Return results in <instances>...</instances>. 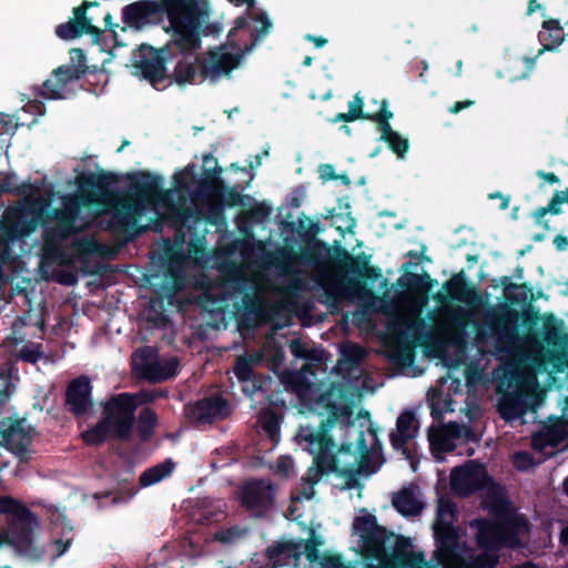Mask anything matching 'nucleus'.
I'll list each match as a JSON object with an SVG mask.
<instances>
[{"label": "nucleus", "instance_id": "obj_1", "mask_svg": "<svg viewBox=\"0 0 568 568\" xmlns=\"http://www.w3.org/2000/svg\"><path fill=\"white\" fill-rule=\"evenodd\" d=\"M443 288L454 300L466 302L471 306H486L483 324L476 329V337L479 342L495 341L498 352H509L518 339L519 313L503 304L498 307L487 306L483 296L471 287L463 272L455 274L446 281Z\"/></svg>", "mask_w": 568, "mask_h": 568}, {"label": "nucleus", "instance_id": "obj_2", "mask_svg": "<svg viewBox=\"0 0 568 568\" xmlns=\"http://www.w3.org/2000/svg\"><path fill=\"white\" fill-rule=\"evenodd\" d=\"M491 513L494 519L481 518L475 521L478 547L494 551L518 547L520 534L529 527L526 517L517 514L507 501L495 506Z\"/></svg>", "mask_w": 568, "mask_h": 568}, {"label": "nucleus", "instance_id": "obj_3", "mask_svg": "<svg viewBox=\"0 0 568 568\" xmlns=\"http://www.w3.org/2000/svg\"><path fill=\"white\" fill-rule=\"evenodd\" d=\"M156 2L169 20L174 43L184 51L199 50L202 44V21L196 3L193 0H159Z\"/></svg>", "mask_w": 568, "mask_h": 568}, {"label": "nucleus", "instance_id": "obj_4", "mask_svg": "<svg viewBox=\"0 0 568 568\" xmlns=\"http://www.w3.org/2000/svg\"><path fill=\"white\" fill-rule=\"evenodd\" d=\"M83 195L69 194L62 199V206L53 209L48 215L54 220L52 227L44 229L43 244L49 252L58 251L63 242L82 230V225H78L80 211L83 206H88L83 201Z\"/></svg>", "mask_w": 568, "mask_h": 568}, {"label": "nucleus", "instance_id": "obj_5", "mask_svg": "<svg viewBox=\"0 0 568 568\" xmlns=\"http://www.w3.org/2000/svg\"><path fill=\"white\" fill-rule=\"evenodd\" d=\"M197 50L184 51L174 43L173 33L165 47L155 50L149 45H141L134 61V67L140 71L154 89L163 90L168 87L164 82L169 78L168 63L171 62L175 52L180 54H194Z\"/></svg>", "mask_w": 568, "mask_h": 568}, {"label": "nucleus", "instance_id": "obj_6", "mask_svg": "<svg viewBox=\"0 0 568 568\" xmlns=\"http://www.w3.org/2000/svg\"><path fill=\"white\" fill-rule=\"evenodd\" d=\"M139 406L132 393H120L111 396L103 404L102 418L113 428L112 438L128 442L135 423V410Z\"/></svg>", "mask_w": 568, "mask_h": 568}, {"label": "nucleus", "instance_id": "obj_7", "mask_svg": "<svg viewBox=\"0 0 568 568\" xmlns=\"http://www.w3.org/2000/svg\"><path fill=\"white\" fill-rule=\"evenodd\" d=\"M322 423L321 430H308L303 435L304 440L316 449L314 467L310 469V481L317 484L324 475L337 474L342 468L338 466L337 455L334 453L335 443Z\"/></svg>", "mask_w": 568, "mask_h": 568}, {"label": "nucleus", "instance_id": "obj_8", "mask_svg": "<svg viewBox=\"0 0 568 568\" xmlns=\"http://www.w3.org/2000/svg\"><path fill=\"white\" fill-rule=\"evenodd\" d=\"M194 169V164L184 168L176 181L180 187L185 189L196 197H213L221 193V190L224 189L221 166L204 168L201 179H197Z\"/></svg>", "mask_w": 568, "mask_h": 568}, {"label": "nucleus", "instance_id": "obj_9", "mask_svg": "<svg viewBox=\"0 0 568 568\" xmlns=\"http://www.w3.org/2000/svg\"><path fill=\"white\" fill-rule=\"evenodd\" d=\"M276 486L268 479H251L240 489L241 505L256 516H264L275 504Z\"/></svg>", "mask_w": 568, "mask_h": 568}, {"label": "nucleus", "instance_id": "obj_10", "mask_svg": "<svg viewBox=\"0 0 568 568\" xmlns=\"http://www.w3.org/2000/svg\"><path fill=\"white\" fill-rule=\"evenodd\" d=\"M507 384L514 390L503 393L499 398L498 412L505 420H515L528 409L526 395L523 393L526 381L523 374L511 371L507 375Z\"/></svg>", "mask_w": 568, "mask_h": 568}, {"label": "nucleus", "instance_id": "obj_11", "mask_svg": "<svg viewBox=\"0 0 568 568\" xmlns=\"http://www.w3.org/2000/svg\"><path fill=\"white\" fill-rule=\"evenodd\" d=\"M85 74L81 64H63L54 69L51 78L36 88V95L47 100L64 99V90L71 81L80 80Z\"/></svg>", "mask_w": 568, "mask_h": 568}, {"label": "nucleus", "instance_id": "obj_12", "mask_svg": "<svg viewBox=\"0 0 568 568\" xmlns=\"http://www.w3.org/2000/svg\"><path fill=\"white\" fill-rule=\"evenodd\" d=\"M491 478L484 466L469 462L465 466L455 467L450 474V487L460 495L468 496L484 489Z\"/></svg>", "mask_w": 568, "mask_h": 568}, {"label": "nucleus", "instance_id": "obj_13", "mask_svg": "<svg viewBox=\"0 0 568 568\" xmlns=\"http://www.w3.org/2000/svg\"><path fill=\"white\" fill-rule=\"evenodd\" d=\"M241 59L242 55L239 53L223 52L220 49L210 50L200 61L201 81L216 82L223 77H230L231 72L240 65Z\"/></svg>", "mask_w": 568, "mask_h": 568}, {"label": "nucleus", "instance_id": "obj_14", "mask_svg": "<svg viewBox=\"0 0 568 568\" xmlns=\"http://www.w3.org/2000/svg\"><path fill=\"white\" fill-rule=\"evenodd\" d=\"M90 378L81 375L72 379L65 389L67 409L75 417L84 416L93 407Z\"/></svg>", "mask_w": 568, "mask_h": 568}, {"label": "nucleus", "instance_id": "obj_15", "mask_svg": "<svg viewBox=\"0 0 568 568\" xmlns=\"http://www.w3.org/2000/svg\"><path fill=\"white\" fill-rule=\"evenodd\" d=\"M118 176L112 172L99 171L98 173H81L77 176L75 183L79 192L77 195H83V201L89 206L97 200V194L106 195L112 184L118 183Z\"/></svg>", "mask_w": 568, "mask_h": 568}, {"label": "nucleus", "instance_id": "obj_16", "mask_svg": "<svg viewBox=\"0 0 568 568\" xmlns=\"http://www.w3.org/2000/svg\"><path fill=\"white\" fill-rule=\"evenodd\" d=\"M32 436L23 427V420H16L7 428H0V446L14 454L20 462L27 463L30 458Z\"/></svg>", "mask_w": 568, "mask_h": 568}, {"label": "nucleus", "instance_id": "obj_17", "mask_svg": "<svg viewBox=\"0 0 568 568\" xmlns=\"http://www.w3.org/2000/svg\"><path fill=\"white\" fill-rule=\"evenodd\" d=\"M566 427H568V417L562 412L560 418H556L551 424L545 425L532 435L531 448L540 453L547 447L556 448L566 438Z\"/></svg>", "mask_w": 568, "mask_h": 568}, {"label": "nucleus", "instance_id": "obj_18", "mask_svg": "<svg viewBox=\"0 0 568 568\" xmlns=\"http://www.w3.org/2000/svg\"><path fill=\"white\" fill-rule=\"evenodd\" d=\"M162 183L161 175L141 171L131 178L130 191L140 201H151L163 194Z\"/></svg>", "mask_w": 568, "mask_h": 568}, {"label": "nucleus", "instance_id": "obj_19", "mask_svg": "<svg viewBox=\"0 0 568 568\" xmlns=\"http://www.w3.org/2000/svg\"><path fill=\"white\" fill-rule=\"evenodd\" d=\"M193 416L201 423H212L230 415L229 402L219 394L199 399L193 408Z\"/></svg>", "mask_w": 568, "mask_h": 568}, {"label": "nucleus", "instance_id": "obj_20", "mask_svg": "<svg viewBox=\"0 0 568 568\" xmlns=\"http://www.w3.org/2000/svg\"><path fill=\"white\" fill-rule=\"evenodd\" d=\"M158 14H163V9L156 1L144 0L126 4L122 9V20L132 28H141Z\"/></svg>", "mask_w": 568, "mask_h": 568}, {"label": "nucleus", "instance_id": "obj_21", "mask_svg": "<svg viewBox=\"0 0 568 568\" xmlns=\"http://www.w3.org/2000/svg\"><path fill=\"white\" fill-rule=\"evenodd\" d=\"M336 246H329L327 243L314 240L312 243L303 247L296 256L297 261L305 265H320L326 261H331L338 267L339 255Z\"/></svg>", "mask_w": 568, "mask_h": 568}, {"label": "nucleus", "instance_id": "obj_22", "mask_svg": "<svg viewBox=\"0 0 568 568\" xmlns=\"http://www.w3.org/2000/svg\"><path fill=\"white\" fill-rule=\"evenodd\" d=\"M109 226L113 233L125 235L126 241L134 240L140 234L136 216L129 205L121 206L112 213Z\"/></svg>", "mask_w": 568, "mask_h": 568}, {"label": "nucleus", "instance_id": "obj_23", "mask_svg": "<svg viewBox=\"0 0 568 568\" xmlns=\"http://www.w3.org/2000/svg\"><path fill=\"white\" fill-rule=\"evenodd\" d=\"M39 526V520H30L24 523H11L9 544L14 546L18 551L31 554L34 547V529Z\"/></svg>", "mask_w": 568, "mask_h": 568}, {"label": "nucleus", "instance_id": "obj_24", "mask_svg": "<svg viewBox=\"0 0 568 568\" xmlns=\"http://www.w3.org/2000/svg\"><path fill=\"white\" fill-rule=\"evenodd\" d=\"M434 536L439 552L446 557H450L456 552L459 534L452 521L437 520L434 525Z\"/></svg>", "mask_w": 568, "mask_h": 568}, {"label": "nucleus", "instance_id": "obj_25", "mask_svg": "<svg viewBox=\"0 0 568 568\" xmlns=\"http://www.w3.org/2000/svg\"><path fill=\"white\" fill-rule=\"evenodd\" d=\"M175 63L172 72H169L168 85L176 83L181 87L186 84H194L196 79L200 78V60L197 58L191 60L187 54Z\"/></svg>", "mask_w": 568, "mask_h": 568}, {"label": "nucleus", "instance_id": "obj_26", "mask_svg": "<svg viewBox=\"0 0 568 568\" xmlns=\"http://www.w3.org/2000/svg\"><path fill=\"white\" fill-rule=\"evenodd\" d=\"M415 422V414L412 410L403 412L396 422L397 432H392L389 440L394 449H402L408 456V448L406 444L415 436L417 429L412 432L413 423Z\"/></svg>", "mask_w": 568, "mask_h": 568}, {"label": "nucleus", "instance_id": "obj_27", "mask_svg": "<svg viewBox=\"0 0 568 568\" xmlns=\"http://www.w3.org/2000/svg\"><path fill=\"white\" fill-rule=\"evenodd\" d=\"M301 544L295 541H277L266 548V557L272 568H280L285 560H298Z\"/></svg>", "mask_w": 568, "mask_h": 568}, {"label": "nucleus", "instance_id": "obj_28", "mask_svg": "<svg viewBox=\"0 0 568 568\" xmlns=\"http://www.w3.org/2000/svg\"><path fill=\"white\" fill-rule=\"evenodd\" d=\"M410 540L404 536H396V542L393 550V560L402 566L409 568H419L425 562L422 552L409 551Z\"/></svg>", "mask_w": 568, "mask_h": 568}, {"label": "nucleus", "instance_id": "obj_29", "mask_svg": "<svg viewBox=\"0 0 568 568\" xmlns=\"http://www.w3.org/2000/svg\"><path fill=\"white\" fill-rule=\"evenodd\" d=\"M338 270L346 273L361 275L371 265V255L361 253L352 255L346 248L337 244Z\"/></svg>", "mask_w": 568, "mask_h": 568}, {"label": "nucleus", "instance_id": "obj_30", "mask_svg": "<svg viewBox=\"0 0 568 568\" xmlns=\"http://www.w3.org/2000/svg\"><path fill=\"white\" fill-rule=\"evenodd\" d=\"M392 503L394 508L403 516H416L423 509V505L417 500L410 488H403L396 493Z\"/></svg>", "mask_w": 568, "mask_h": 568}, {"label": "nucleus", "instance_id": "obj_31", "mask_svg": "<svg viewBox=\"0 0 568 568\" xmlns=\"http://www.w3.org/2000/svg\"><path fill=\"white\" fill-rule=\"evenodd\" d=\"M435 281H433L428 273L415 274L409 273L405 282H399L406 291L420 296L423 300L427 298L428 292L432 290Z\"/></svg>", "mask_w": 568, "mask_h": 568}, {"label": "nucleus", "instance_id": "obj_32", "mask_svg": "<svg viewBox=\"0 0 568 568\" xmlns=\"http://www.w3.org/2000/svg\"><path fill=\"white\" fill-rule=\"evenodd\" d=\"M136 420V430L142 443L149 442L158 425V415L151 407H144L140 410Z\"/></svg>", "mask_w": 568, "mask_h": 568}, {"label": "nucleus", "instance_id": "obj_33", "mask_svg": "<svg viewBox=\"0 0 568 568\" xmlns=\"http://www.w3.org/2000/svg\"><path fill=\"white\" fill-rule=\"evenodd\" d=\"M174 466L175 465L171 459H166L155 466L148 468L140 475V485L142 487H148L161 481L172 474Z\"/></svg>", "mask_w": 568, "mask_h": 568}, {"label": "nucleus", "instance_id": "obj_34", "mask_svg": "<svg viewBox=\"0 0 568 568\" xmlns=\"http://www.w3.org/2000/svg\"><path fill=\"white\" fill-rule=\"evenodd\" d=\"M112 432L113 428L101 417L93 427L83 432L81 437L89 446H100L112 437Z\"/></svg>", "mask_w": 568, "mask_h": 568}, {"label": "nucleus", "instance_id": "obj_35", "mask_svg": "<svg viewBox=\"0 0 568 568\" xmlns=\"http://www.w3.org/2000/svg\"><path fill=\"white\" fill-rule=\"evenodd\" d=\"M390 537H395V535L378 525L376 529L372 530L367 536H364L363 541L374 556H381L385 552L386 544Z\"/></svg>", "mask_w": 568, "mask_h": 568}, {"label": "nucleus", "instance_id": "obj_36", "mask_svg": "<svg viewBox=\"0 0 568 568\" xmlns=\"http://www.w3.org/2000/svg\"><path fill=\"white\" fill-rule=\"evenodd\" d=\"M561 324L562 322H558L552 314L546 317L544 323L542 338L547 345L557 346L561 343V341L568 338V335L561 332Z\"/></svg>", "mask_w": 568, "mask_h": 568}, {"label": "nucleus", "instance_id": "obj_37", "mask_svg": "<svg viewBox=\"0 0 568 568\" xmlns=\"http://www.w3.org/2000/svg\"><path fill=\"white\" fill-rule=\"evenodd\" d=\"M562 204L564 203L562 200L559 199V194H556L555 192L547 206H539L534 211L532 217L535 223L545 230H549L548 221L544 220L545 215L548 213L552 215L560 214Z\"/></svg>", "mask_w": 568, "mask_h": 568}, {"label": "nucleus", "instance_id": "obj_38", "mask_svg": "<svg viewBox=\"0 0 568 568\" xmlns=\"http://www.w3.org/2000/svg\"><path fill=\"white\" fill-rule=\"evenodd\" d=\"M99 6L98 2L83 1L79 7L73 9L74 22L80 27L85 28L87 34L98 37L101 34V30L93 26L91 19L87 17V11L90 7Z\"/></svg>", "mask_w": 568, "mask_h": 568}, {"label": "nucleus", "instance_id": "obj_39", "mask_svg": "<svg viewBox=\"0 0 568 568\" xmlns=\"http://www.w3.org/2000/svg\"><path fill=\"white\" fill-rule=\"evenodd\" d=\"M489 550L478 554L468 559H462L458 568H496L499 557L496 554H489Z\"/></svg>", "mask_w": 568, "mask_h": 568}, {"label": "nucleus", "instance_id": "obj_40", "mask_svg": "<svg viewBox=\"0 0 568 568\" xmlns=\"http://www.w3.org/2000/svg\"><path fill=\"white\" fill-rule=\"evenodd\" d=\"M179 362L172 358L165 362L163 365L154 364L148 367V376L152 381L161 382L170 377H173L178 373Z\"/></svg>", "mask_w": 568, "mask_h": 568}, {"label": "nucleus", "instance_id": "obj_41", "mask_svg": "<svg viewBox=\"0 0 568 568\" xmlns=\"http://www.w3.org/2000/svg\"><path fill=\"white\" fill-rule=\"evenodd\" d=\"M16 174L7 173L0 182V194L12 193L16 195H26L32 191L30 182H23L20 185L16 184Z\"/></svg>", "mask_w": 568, "mask_h": 568}, {"label": "nucleus", "instance_id": "obj_42", "mask_svg": "<svg viewBox=\"0 0 568 568\" xmlns=\"http://www.w3.org/2000/svg\"><path fill=\"white\" fill-rule=\"evenodd\" d=\"M336 475L345 479L341 490L362 488V484L358 477L363 474L356 468L355 464H349L342 467Z\"/></svg>", "mask_w": 568, "mask_h": 568}, {"label": "nucleus", "instance_id": "obj_43", "mask_svg": "<svg viewBox=\"0 0 568 568\" xmlns=\"http://www.w3.org/2000/svg\"><path fill=\"white\" fill-rule=\"evenodd\" d=\"M352 464H355L356 468L364 475H372L376 473L381 466L374 462V454L371 450H365L362 454L355 456Z\"/></svg>", "mask_w": 568, "mask_h": 568}, {"label": "nucleus", "instance_id": "obj_44", "mask_svg": "<svg viewBox=\"0 0 568 568\" xmlns=\"http://www.w3.org/2000/svg\"><path fill=\"white\" fill-rule=\"evenodd\" d=\"M261 424L263 430L272 440H277L280 437V420L273 410H267L262 414Z\"/></svg>", "mask_w": 568, "mask_h": 568}, {"label": "nucleus", "instance_id": "obj_45", "mask_svg": "<svg viewBox=\"0 0 568 568\" xmlns=\"http://www.w3.org/2000/svg\"><path fill=\"white\" fill-rule=\"evenodd\" d=\"M213 197H219L221 202L229 207L241 205L244 199V196L239 191V186H226L225 184L224 189L221 190V193L214 195Z\"/></svg>", "mask_w": 568, "mask_h": 568}, {"label": "nucleus", "instance_id": "obj_46", "mask_svg": "<svg viewBox=\"0 0 568 568\" xmlns=\"http://www.w3.org/2000/svg\"><path fill=\"white\" fill-rule=\"evenodd\" d=\"M87 33L85 28L80 27L73 20L61 23L55 29V34L63 40H71Z\"/></svg>", "mask_w": 568, "mask_h": 568}, {"label": "nucleus", "instance_id": "obj_47", "mask_svg": "<svg viewBox=\"0 0 568 568\" xmlns=\"http://www.w3.org/2000/svg\"><path fill=\"white\" fill-rule=\"evenodd\" d=\"M377 526V518L371 514L356 517L353 523L354 530L359 534L362 539L364 536H367L369 532H372V530L376 529Z\"/></svg>", "mask_w": 568, "mask_h": 568}, {"label": "nucleus", "instance_id": "obj_48", "mask_svg": "<svg viewBox=\"0 0 568 568\" xmlns=\"http://www.w3.org/2000/svg\"><path fill=\"white\" fill-rule=\"evenodd\" d=\"M234 373L241 382L252 381L254 377V369L251 361L245 356H240L235 362Z\"/></svg>", "mask_w": 568, "mask_h": 568}, {"label": "nucleus", "instance_id": "obj_49", "mask_svg": "<svg viewBox=\"0 0 568 568\" xmlns=\"http://www.w3.org/2000/svg\"><path fill=\"white\" fill-rule=\"evenodd\" d=\"M388 148L399 158L403 159L409 149V142L403 138L397 131L384 141Z\"/></svg>", "mask_w": 568, "mask_h": 568}, {"label": "nucleus", "instance_id": "obj_50", "mask_svg": "<svg viewBox=\"0 0 568 568\" xmlns=\"http://www.w3.org/2000/svg\"><path fill=\"white\" fill-rule=\"evenodd\" d=\"M322 287L326 304L329 306H337L343 297L341 286L337 283L325 282Z\"/></svg>", "mask_w": 568, "mask_h": 568}, {"label": "nucleus", "instance_id": "obj_51", "mask_svg": "<svg viewBox=\"0 0 568 568\" xmlns=\"http://www.w3.org/2000/svg\"><path fill=\"white\" fill-rule=\"evenodd\" d=\"M72 248L74 255L80 258L90 256L97 251L95 243L88 237L75 240L72 243Z\"/></svg>", "mask_w": 568, "mask_h": 568}, {"label": "nucleus", "instance_id": "obj_52", "mask_svg": "<svg viewBox=\"0 0 568 568\" xmlns=\"http://www.w3.org/2000/svg\"><path fill=\"white\" fill-rule=\"evenodd\" d=\"M244 530L237 526H232L225 529H221L215 532L214 539L222 544H232L243 537Z\"/></svg>", "mask_w": 568, "mask_h": 568}, {"label": "nucleus", "instance_id": "obj_53", "mask_svg": "<svg viewBox=\"0 0 568 568\" xmlns=\"http://www.w3.org/2000/svg\"><path fill=\"white\" fill-rule=\"evenodd\" d=\"M11 515L13 516L12 523H24L38 519L37 516L21 501L14 506Z\"/></svg>", "mask_w": 568, "mask_h": 568}, {"label": "nucleus", "instance_id": "obj_54", "mask_svg": "<svg viewBox=\"0 0 568 568\" xmlns=\"http://www.w3.org/2000/svg\"><path fill=\"white\" fill-rule=\"evenodd\" d=\"M11 515L13 516L12 523H24L38 519L37 516L21 501L14 506Z\"/></svg>", "mask_w": 568, "mask_h": 568}, {"label": "nucleus", "instance_id": "obj_55", "mask_svg": "<svg viewBox=\"0 0 568 568\" xmlns=\"http://www.w3.org/2000/svg\"><path fill=\"white\" fill-rule=\"evenodd\" d=\"M514 464L519 470H527L536 465L534 456L528 452H517L514 455Z\"/></svg>", "mask_w": 568, "mask_h": 568}, {"label": "nucleus", "instance_id": "obj_56", "mask_svg": "<svg viewBox=\"0 0 568 568\" xmlns=\"http://www.w3.org/2000/svg\"><path fill=\"white\" fill-rule=\"evenodd\" d=\"M336 395L335 387H332L329 390L323 393L318 399L317 403L325 407L332 416L336 418V402L333 399V396Z\"/></svg>", "mask_w": 568, "mask_h": 568}, {"label": "nucleus", "instance_id": "obj_57", "mask_svg": "<svg viewBox=\"0 0 568 568\" xmlns=\"http://www.w3.org/2000/svg\"><path fill=\"white\" fill-rule=\"evenodd\" d=\"M394 361L403 365H410L414 361L413 349L407 345L398 346L394 352Z\"/></svg>", "mask_w": 568, "mask_h": 568}, {"label": "nucleus", "instance_id": "obj_58", "mask_svg": "<svg viewBox=\"0 0 568 568\" xmlns=\"http://www.w3.org/2000/svg\"><path fill=\"white\" fill-rule=\"evenodd\" d=\"M456 514V505L448 498H440L437 507V520H444L446 515L454 517Z\"/></svg>", "mask_w": 568, "mask_h": 568}, {"label": "nucleus", "instance_id": "obj_59", "mask_svg": "<svg viewBox=\"0 0 568 568\" xmlns=\"http://www.w3.org/2000/svg\"><path fill=\"white\" fill-rule=\"evenodd\" d=\"M291 352L294 356L304 359H313V351L308 349L301 341L295 339L291 342Z\"/></svg>", "mask_w": 568, "mask_h": 568}, {"label": "nucleus", "instance_id": "obj_60", "mask_svg": "<svg viewBox=\"0 0 568 568\" xmlns=\"http://www.w3.org/2000/svg\"><path fill=\"white\" fill-rule=\"evenodd\" d=\"M363 108H364V100L359 93H356L354 95L353 101H351L348 103V110L354 111L355 114L358 115L357 120H368L371 113L364 112Z\"/></svg>", "mask_w": 568, "mask_h": 568}, {"label": "nucleus", "instance_id": "obj_61", "mask_svg": "<svg viewBox=\"0 0 568 568\" xmlns=\"http://www.w3.org/2000/svg\"><path fill=\"white\" fill-rule=\"evenodd\" d=\"M343 355L352 363H358L364 356V349L357 344H349L343 348Z\"/></svg>", "mask_w": 568, "mask_h": 568}, {"label": "nucleus", "instance_id": "obj_62", "mask_svg": "<svg viewBox=\"0 0 568 568\" xmlns=\"http://www.w3.org/2000/svg\"><path fill=\"white\" fill-rule=\"evenodd\" d=\"M320 544V540L316 538H311L305 542L304 554L308 561L315 562L318 559L320 552L317 547Z\"/></svg>", "mask_w": 568, "mask_h": 568}, {"label": "nucleus", "instance_id": "obj_63", "mask_svg": "<svg viewBox=\"0 0 568 568\" xmlns=\"http://www.w3.org/2000/svg\"><path fill=\"white\" fill-rule=\"evenodd\" d=\"M469 321H470L469 313L463 308H458L453 316V323L458 328L460 334H463V332H464L465 327L467 326V324L469 323Z\"/></svg>", "mask_w": 568, "mask_h": 568}, {"label": "nucleus", "instance_id": "obj_64", "mask_svg": "<svg viewBox=\"0 0 568 568\" xmlns=\"http://www.w3.org/2000/svg\"><path fill=\"white\" fill-rule=\"evenodd\" d=\"M322 568H345L343 559L339 555L328 554L322 558Z\"/></svg>", "mask_w": 568, "mask_h": 568}]
</instances>
